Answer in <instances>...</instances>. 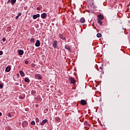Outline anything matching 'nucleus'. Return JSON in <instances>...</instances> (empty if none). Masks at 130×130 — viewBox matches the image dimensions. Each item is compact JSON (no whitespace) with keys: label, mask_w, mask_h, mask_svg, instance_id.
Instances as JSON below:
<instances>
[{"label":"nucleus","mask_w":130,"mask_h":130,"mask_svg":"<svg viewBox=\"0 0 130 130\" xmlns=\"http://www.w3.org/2000/svg\"><path fill=\"white\" fill-rule=\"evenodd\" d=\"M52 44V47H53V48H55V49L57 48V41L56 40L54 41Z\"/></svg>","instance_id":"nucleus-1"},{"label":"nucleus","mask_w":130,"mask_h":130,"mask_svg":"<svg viewBox=\"0 0 130 130\" xmlns=\"http://www.w3.org/2000/svg\"><path fill=\"white\" fill-rule=\"evenodd\" d=\"M64 48L66 50H68L69 52H72V50H71V46L70 45L68 44L65 45Z\"/></svg>","instance_id":"nucleus-2"},{"label":"nucleus","mask_w":130,"mask_h":130,"mask_svg":"<svg viewBox=\"0 0 130 130\" xmlns=\"http://www.w3.org/2000/svg\"><path fill=\"white\" fill-rule=\"evenodd\" d=\"M35 79H37V80H42V76L40 74H36L35 75Z\"/></svg>","instance_id":"nucleus-3"},{"label":"nucleus","mask_w":130,"mask_h":130,"mask_svg":"<svg viewBox=\"0 0 130 130\" xmlns=\"http://www.w3.org/2000/svg\"><path fill=\"white\" fill-rule=\"evenodd\" d=\"M69 80L70 81V83H71V84H74V85H75V84H76V80H75V79H74V78L70 77L69 78Z\"/></svg>","instance_id":"nucleus-4"},{"label":"nucleus","mask_w":130,"mask_h":130,"mask_svg":"<svg viewBox=\"0 0 130 130\" xmlns=\"http://www.w3.org/2000/svg\"><path fill=\"white\" fill-rule=\"evenodd\" d=\"M48 122V120H47V119H46L43 120L40 123V124L41 125H44V124H45V123H46Z\"/></svg>","instance_id":"nucleus-5"},{"label":"nucleus","mask_w":130,"mask_h":130,"mask_svg":"<svg viewBox=\"0 0 130 130\" xmlns=\"http://www.w3.org/2000/svg\"><path fill=\"white\" fill-rule=\"evenodd\" d=\"M7 116H8V117H14V112H9L7 113Z\"/></svg>","instance_id":"nucleus-6"},{"label":"nucleus","mask_w":130,"mask_h":130,"mask_svg":"<svg viewBox=\"0 0 130 130\" xmlns=\"http://www.w3.org/2000/svg\"><path fill=\"white\" fill-rule=\"evenodd\" d=\"M41 17L42 19H45V18L47 17V14H46V13H43L41 14Z\"/></svg>","instance_id":"nucleus-7"},{"label":"nucleus","mask_w":130,"mask_h":130,"mask_svg":"<svg viewBox=\"0 0 130 130\" xmlns=\"http://www.w3.org/2000/svg\"><path fill=\"white\" fill-rule=\"evenodd\" d=\"M80 104H81V105H86V104H87V102L85 101V100H81Z\"/></svg>","instance_id":"nucleus-8"},{"label":"nucleus","mask_w":130,"mask_h":130,"mask_svg":"<svg viewBox=\"0 0 130 130\" xmlns=\"http://www.w3.org/2000/svg\"><path fill=\"white\" fill-rule=\"evenodd\" d=\"M35 46H36V47H39V46H40V41L39 40H37Z\"/></svg>","instance_id":"nucleus-9"},{"label":"nucleus","mask_w":130,"mask_h":130,"mask_svg":"<svg viewBox=\"0 0 130 130\" xmlns=\"http://www.w3.org/2000/svg\"><path fill=\"white\" fill-rule=\"evenodd\" d=\"M17 52L19 55H23V54H24V51L21 49L18 50Z\"/></svg>","instance_id":"nucleus-10"},{"label":"nucleus","mask_w":130,"mask_h":130,"mask_svg":"<svg viewBox=\"0 0 130 130\" xmlns=\"http://www.w3.org/2000/svg\"><path fill=\"white\" fill-rule=\"evenodd\" d=\"M40 17V14H37L36 15H34L32 16V19H37V18H39Z\"/></svg>","instance_id":"nucleus-11"},{"label":"nucleus","mask_w":130,"mask_h":130,"mask_svg":"<svg viewBox=\"0 0 130 130\" xmlns=\"http://www.w3.org/2000/svg\"><path fill=\"white\" fill-rule=\"evenodd\" d=\"M80 23H81V24H83V23H85L86 22V20H85V19L84 18V17H82L80 19Z\"/></svg>","instance_id":"nucleus-12"},{"label":"nucleus","mask_w":130,"mask_h":130,"mask_svg":"<svg viewBox=\"0 0 130 130\" xmlns=\"http://www.w3.org/2000/svg\"><path fill=\"white\" fill-rule=\"evenodd\" d=\"M6 72H7V73H9V72H10V71H11V66H8L6 69H5Z\"/></svg>","instance_id":"nucleus-13"},{"label":"nucleus","mask_w":130,"mask_h":130,"mask_svg":"<svg viewBox=\"0 0 130 130\" xmlns=\"http://www.w3.org/2000/svg\"><path fill=\"white\" fill-rule=\"evenodd\" d=\"M59 37L60 39H62V40H66V38H63V35L61 34L59 35Z\"/></svg>","instance_id":"nucleus-14"},{"label":"nucleus","mask_w":130,"mask_h":130,"mask_svg":"<svg viewBox=\"0 0 130 130\" xmlns=\"http://www.w3.org/2000/svg\"><path fill=\"white\" fill-rule=\"evenodd\" d=\"M27 124H28V123L27 122V121L22 122V126H23V127H25V126H27Z\"/></svg>","instance_id":"nucleus-15"},{"label":"nucleus","mask_w":130,"mask_h":130,"mask_svg":"<svg viewBox=\"0 0 130 130\" xmlns=\"http://www.w3.org/2000/svg\"><path fill=\"white\" fill-rule=\"evenodd\" d=\"M19 73L21 77H25V73L23 71H20Z\"/></svg>","instance_id":"nucleus-16"},{"label":"nucleus","mask_w":130,"mask_h":130,"mask_svg":"<svg viewBox=\"0 0 130 130\" xmlns=\"http://www.w3.org/2000/svg\"><path fill=\"white\" fill-rule=\"evenodd\" d=\"M99 19H100V20H103L104 19V16L102 15H100L98 16Z\"/></svg>","instance_id":"nucleus-17"},{"label":"nucleus","mask_w":130,"mask_h":130,"mask_svg":"<svg viewBox=\"0 0 130 130\" xmlns=\"http://www.w3.org/2000/svg\"><path fill=\"white\" fill-rule=\"evenodd\" d=\"M16 2H17V0H11V3L12 6H14V5H15V4H16Z\"/></svg>","instance_id":"nucleus-18"},{"label":"nucleus","mask_w":130,"mask_h":130,"mask_svg":"<svg viewBox=\"0 0 130 130\" xmlns=\"http://www.w3.org/2000/svg\"><path fill=\"white\" fill-rule=\"evenodd\" d=\"M24 81L26 83H29V82H30V79H29V78L26 77V78H25Z\"/></svg>","instance_id":"nucleus-19"},{"label":"nucleus","mask_w":130,"mask_h":130,"mask_svg":"<svg viewBox=\"0 0 130 130\" xmlns=\"http://www.w3.org/2000/svg\"><path fill=\"white\" fill-rule=\"evenodd\" d=\"M84 125H87V126H91V125L88 124V121H85L84 123Z\"/></svg>","instance_id":"nucleus-20"},{"label":"nucleus","mask_w":130,"mask_h":130,"mask_svg":"<svg viewBox=\"0 0 130 130\" xmlns=\"http://www.w3.org/2000/svg\"><path fill=\"white\" fill-rule=\"evenodd\" d=\"M98 22L99 24H100V25H103L102 21L101 20V19H98Z\"/></svg>","instance_id":"nucleus-21"},{"label":"nucleus","mask_w":130,"mask_h":130,"mask_svg":"<svg viewBox=\"0 0 130 130\" xmlns=\"http://www.w3.org/2000/svg\"><path fill=\"white\" fill-rule=\"evenodd\" d=\"M31 95L35 96V94H36V90H32L31 92Z\"/></svg>","instance_id":"nucleus-22"},{"label":"nucleus","mask_w":130,"mask_h":130,"mask_svg":"<svg viewBox=\"0 0 130 130\" xmlns=\"http://www.w3.org/2000/svg\"><path fill=\"white\" fill-rule=\"evenodd\" d=\"M96 36L98 38H100V37L102 36V35L101 34V33H98Z\"/></svg>","instance_id":"nucleus-23"},{"label":"nucleus","mask_w":130,"mask_h":130,"mask_svg":"<svg viewBox=\"0 0 130 130\" xmlns=\"http://www.w3.org/2000/svg\"><path fill=\"white\" fill-rule=\"evenodd\" d=\"M55 120H56L57 121L60 122V118H59V117H56L55 118Z\"/></svg>","instance_id":"nucleus-24"},{"label":"nucleus","mask_w":130,"mask_h":130,"mask_svg":"<svg viewBox=\"0 0 130 130\" xmlns=\"http://www.w3.org/2000/svg\"><path fill=\"white\" fill-rule=\"evenodd\" d=\"M34 40H35V38H31L30 41V42H34Z\"/></svg>","instance_id":"nucleus-25"},{"label":"nucleus","mask_w":130,"mask_h":130,"mask_svg":"<svg viewBox=\"0 0 130 130\" xmlns=\"http://www.w3.org/2000/svg\"><path fill=\"white\" fill-rule=\"evenodd\" d=\"M30 124L35 125V121H32L31 122Z\"/></svg>","instance_id":"nucleus-26"},{"label":"nucleus","mask_w":130,"mask_h":130,"mask_svg":"<svg viewBox=\"0 0 130 130\" xmlns=\"http://www.w3.org/2000/svg\"><path fill=\"white\" fill-rule=\"evenodd\" d=\"M24 62H25V64H28L29 63V61L25 60Z\"/></svg>","instance_id":"nucleus-27"},{"label":"nucleus","mask_w":130,"mask_h":130,"mask_svg":"<svg viewBox=\"0 0 130 130\" xmlns=\"http://www.w3.org/2000/svg\"><path fill=\"white\" fill-rule=\"evenodd\" d=\"M3 87H4V85L0 84V88H1V89H3Z\"/></svg>","instance_id":"nucleus-28"},{"label":"nucleus","mask_w":130,"mask_h":130,"mask_svg":"<svg viewBox=\"0 0 130 130\" xmlns=\"http://www.w3.org/2000/svg\"><path fill=\"white\" fill-rule=\"evenodd\" d=\"M36 122H39V119L38 118H37L36 119Z\"/></svg>","instance_id":"nucleus-29"},{"label":"nucleus","mask_w":130,"mask_h":130,"mask_svg":"<svg viewBox=\"0 0 130 130\" xmlns=\"http://www.w3.org/2000/svg\"><path fill=\"white\" fill-rule=\"evenodd\" d=\"M3 53L4 52H3V51H0V55H3Z\"/></svg>","instance_id":"nucleus-30"},{"label":"nucleus","mask_w":130,"mask_h":130,"mask_svg":"<svg viewBox=\"0 0 130 130\" xmlns=\"http://www.w3.org/2000/svg\"><path fill=\"white\" fill-rule=\"evenodd\" d=\"M37 11H40V7H37Z\"/></svg>","instance_id":"nucleus-31"},{"label":"nucleus","mask_w":130,"mask_h":130,"mask_svg":"<svg viewBox=\"0 0 130 130\" xmlns=\"http://www.w3.org/2000/svg\"><path fill=\"white\" fill-rule=\"evenodd\" d=\"M15 19L16 20H18V19H19V16H16Z\"/></svg>","instance_id":"nucleus-32"},{"label":"nucleus","mask_w":130,"mask_h":130,"mask_svg":"<svg viewBox=\"0 0 130 130\" xmlns=\"http://www.w3.org/2000/svg\"><path fill=\"white\" fill-rule=\"evenodd\" d=\"M22 15V13L21 12L18 13V16H21Z\"/></svg>","instance_id":"nucleus-33"},{"label":"nucleus","mask_w":130,"mask_h":130,"mask_svg":"<svg viewBox=\"0 0 130 130\" xmlns=\"http://www.w3.org/2000/svg\"><path fill=\"white\" fill-rule=\"evenodd\" d=\"M15 85H16V86H18L19 83H18V82L15 83Z\"/></svg>","instance_id":"nucleus-34"},{"label":"nucleus","mask_w":130,"mask_h":130,"mask_svg":"<svg viewBox=\"0 0 130 130\" xmlns=\"http://www.w3.org/2000/svg\"><path fill=\"white\" fill-rule=\"evenodd\" d=\"M5 40H6V38L5 37L3 38V41H5Z\"/></svg>","instance_id":"nucleus-35"},{"label":"nucleus","mask_w":130,"mask_h":130,"mask_svg":"<svg viewBox=\"0 0 130 130\" xmlns=\"http://www.w3.org/2000/svg\"><path fill=\"white\" fill-rule=\"evenodd\" d=\"M100 69L101 70V71H103V69L102 68V67H100Z\"/></svg>","instance_id":"nucleus-36"},{"label":"nucleus","mask_w":130,"mask_h":130,"mask_svg":"<svg viewBox=\"0 0 130 130\" xmlns=\"http://www.w3.org/2000/svg\"><path fill=\"white\" fill-rule=\"evenodd\" d=\"M9 3H11V0H8L7 4H9Z\"/></svg>","instance_id":"nucleus-37"},{"label":"nucleus","mask_w":130,"mask_h":130,"mask_svg":"<svg viewBox=\"0 0 130 130\" xmlns=\"http://www.w3.org/2000/svg\"><path fill=\"white\" fill-rule=\"evenodd\" d=\"M38 106H39V105H38V104H37V105H36V107H38Z\"/></svg>","instance_id":"nucleus-38"},{"label":"nucleus","mask_w":130,"mask_h":130,"mask_svg":"<svg viewBox=\"0 0 130 130\" xmlns=\"http://www.w3.org/2000/svg\"><path fill=\"white\" fill-rule=\"evenodd\" d=\"M2 113L1 112H0V116H2Z\"/></svg>","instance_id":"nucleus-39"},{"label":"nucleus","mask_w":130,"mask_h":130,"mask_svg":"<svg viewBox=\"0 0 130 130\" xmlns=\"http://www.w3.org/2000/svg\"><path fill=\"white\" fill-rule=\"evenodd\" d=\"M17 76H19V74H17Z\"/></svg>","instance_id":"nucleus-40"}]
</instances>
